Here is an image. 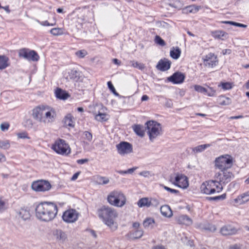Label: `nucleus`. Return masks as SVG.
Returning <instances> with one entry per match:
<instances>
[{
	"label": "nucleus",
	"instance_id": "nucleus-1",
	"mask_svg": "<svg viewBox=\"0 0 249 249\" xmlns=\"http://www.w3.org/2000/svg\"><path fill=\"white\" fill-rule=\"evenodd\" d=\"M58 213L57 205L51 201H43L36 205L35 216L40 222H49L54 220Z\"/></svg>",
	"mask_w": 249,
	"mask_h": 249
},
{
	"label": "nucleus",
	"instance_id": "nucleus-2",
	"mask_svg": "<svg viewBox=\"0 0 249 249\" xmlns=\"http://www.w3.org/2000/svg\"><path fill=\"white\" fill-rule=\"evenodd\" d=\"M33 119L39 123L49 125L53 123L56 118V112L52 106L41 104L36 106L32 110Z\"/></svg>",
	"mask_w": 249,
	"mask_h": 249
},
{
	"label": "nucleus",
	"instance_id": "nucleus-3",
	"mask_svg": "<svg viewBox=\"0 0 249 249\" xmlns=\"http://www.w3.org/2000/svg\"><path fill=\"white\" fill-rule=\"evenodd\" d=\"M97 213L100 220L109 230L114 231L118 229L117 219L119 213L117 210L104 205L97 210Z\"/></svg>",
	"mask_w": 249,
	"mask_h": 249
},
{
	"label": "nucleus",
	"instance_id": "nucleus-4",
	"mask_svg": "<svg viewBox=\"0 0 249 249\" xmlns=\"http://www.w3.org/2000/svg\"><path fill=\"white\" fill-rule=\"evenodd\" d=\"M106 200L110 206L118 208H123L127 203L126 195L118 189H114L109 192L107 196Z\"/></svg>",
	"mask_w": 249,
	"mask_h": 249
},
{
	"label": "nucleus",
	"instance_id": "nucleus-5",
	"mask_svg": "<svg viewBox=\"0 0 249 249\" xmlns=\"http://www.w3.org/2000/svg\"><path fill=\"white\" fill-rule=\"evenodd\" d=\"M51 149L57 155L63 156H67L71 152L69 143L61 139L56 140L52 144Z\"/></svg>",
	"mask_w": 249,
	"mask_h": 249
},
{
	"label": "nucleus",
	"instance_id": "nucleus-6",
	"mask_svg": "<svg viewBox=\"0 0 249 249\" xmlns=\"http://www.w3.org/2000/svg\"><path fill=\"white\" fill-rule=\"evenodd\" d=\"M233 178L234 175L231 172L224 170L216 173L213 180L217 186H219V189L222 191L224 185L229 182Z\"/></svg>",
	"mask_w": 249,
	"mask_h": 249
},
{
	"label": "nucleus",
	"instance_id": "nucleus-7",
	"mask_svg": "<svg viewBox=\"0 0 249 249\" xmlns=\"http://www.w3.org/2000/svg\"><path fill=\"white\" fill-rule=\"evenodd\" d=\"M147 134L150 141H153L162 134V126L160 123L154 120L147 121L145 124Z\"/></svg>",
	"mask_w": 249,
	"mask_h": 249
},
{
	"label": "nucleus",
	"instance_id": "nucleus-8",
	"mask_svg": "<svg viewBox=\"0 0 249 249\" xmlns=\"http://www.w3.org/2000/svg\"><path fill=\"white\" fill-rule=\"evenodd\" d=\"M169 181L174 186L183 190L187 189L189 186L188 177L180 173H175L170 175Z\"/></svg>",
	"mask_w": 249,
	"mask_h": 249
},
{
	"label": "nucleus",
	"instance_id": "nucleus-9",
	"mask_svg": "<svg viewBox=\"0 0 249 249\" xmlns=\"http://www.w3.org/2000/svg\"><path fill=\"white\" fill-rule=\"evenodd\" d=\"M213 163L215 168L220 170H227L233 164V158L229 154L222 155L214 159Z\"/></svg>",
	"mask_w": 249,
	"mask_h": 249
},
{
	"label": "nucleus",
	"instance_id": "nucleus-10",
	"mask_svg": "<svg viewBox=\"0 0 249 249\" xmlns=\"http://www.w3.org/2000/svg\"><path fill=\"white\" fill-rule=\"evenodd\" d=\"M213 179H211L203 182L200 185V191L202 194L211 195L220 193L221 191Z\"/></svg>",
	"mask_w": 249,
	"mask_h": 249
},
{
	"label": "nucleus",
	"instance_id": "nucleus-11",
	"mask_svg": "<svg viewBox=\"0 0 249 249\" xmlns=\"http://www.w3.org/2000/svg\"><path fill=\"white\" fill-rule=\"evenodd\" d=\"M31 189L36 192L44 193L50 191L52 188L51 183L45 179L34 181L31 184Z\"/></svg>",
	"mask_w": 249,
	"mask_h": 249
},
{
	"label": "nucleus",
	"instance_id": "nucleus-12",
	"mask_svg": "<svg viewBox=\"0 0 249 249\" xmlns=\"http://www.w3.org/2000/svg\"><path fill=\"white\" fill-rule=\"evenodd\" d=\"M107 108L103 106H97L94 107L92 111L94 120L100 123L107 121L110 118L109 115L107 112Z\"/></svg>",
	"mask_w": 249,
	"mask_h": 249
},
{
	"label": "nucleus",
	"instance_id": "nucleus-13",
	"mask_svg": "<svg viewBox=\"0 0 249 249\" xmlns=\"http://www.w3.org/2000/svg\"><path fill=\"white\" fill-rule=\"evenodd\" d=\"M80 216L79 213L74 209L65 211L62 216L63 221L67 224H72L77 221Z\"/></svg>",
	"mask_w": 249,
	"mask_h": 249
},
{
	"label": "nucleus",
	"instance_id": "nucleus-14",
	"mask_svg": "<svg viewBox=\"0 0 249 249\" xmlns=\"http://www.w3.org/2000/svg\"><path fill=\"white\" fill-rule=\"evenodd\" d=\"M117 153L121 156H125L133 153L132 145L127 142H121L116 145Z\"/></svg>",
	"mask_w": 249,
	"mask_h": 249
},
{
	"label": "nucleus",
	"instance_id": "nucleus-15",
	"mask_svg": "<svg viewBox=\"0 0 249 249\" xmlns=\"http://www.w3.org/2000/svg\"><path fill=\"white\" fill-rule=\"evenodd\" d=\"M204 65L208 68H213L215 67L218 62L217 56L213 53H210L202 58Z\"/></svg>",
	"mask_w": 249,
	"mask_h": 249
},
{
	"label": "nucleus",
	"instance_id": "nucleus-16",
	"mask_svg": "<svg viewBox=\"0 0 249 249\" xmlns=\"http://www.w3.org/2000/svg\"><path fill=\"white\" fill-rule=\"evenodd\" d=\"M18 56L28 60L37 61L39 58L37 53L33 50H29L26 49H22L19 51Z\"/></svg>",
	"mask_w": 249,
	"mask_h": 249
},
{
	"label": "nucleus",
	"instance_id": "nucleus-17",
	"mask_svg": "<svg viewBox=\"0 0 249 249\" xmlns=\"http://www.w3.org/2000/svg\"><path fill=\"white\" fill-rule=\"evenodd\" d=\"M185 78V75L183 73L176 71L171 76L168 77L167 80L174 84H180L184 82Z\"/></svg>",
	"mask_w": 249,
	"mask_h": 249
},
{
	"label": "nucleus",
	"instance_id": "nucleus-18",
	"mask_svg": "<svg viewBox=\"0 0 249 249\" xmlns=\"http://www.w3.org/2000/svg\"><path fill=\"white\" fill-rule=\"evenodd\" d=\"M16 217L19 220L26 221L30 219V210L27 208H21L16 212Z\"/></svg>",
	"mask_w": 249,
	"mask_h": 249
},
{
	"label": "nucleus",
	"instance_id": "nucleus-19",
	"mask_svg": "<svg viewBox=\"0 0 249 249\" xmlns=\"http://www.w3.org/2000/svg\"><path fill=\"white\" fill-rule=\"evenodd\" d=\"M175 220L178 224L186 226H191L193 224L192 218L185 214H180L177 216Z\"/></svg>",
	"mask_w": 249,
	"mask_h": 249
},
{
	"label": "nucleus",
	"instance_id": "nucleus-20",
	"mask_svg": "<svg viewBox=\"0 0 249 249\" xmlns=\"http://www.w3.org/2000/svg\"><path fill=\"white\" fill-rule=\"evenodd\" d=\"M54 93L56 98L60 100L65 101L70 97V94L67 91L60 88H56Z\"/></svg>",
	"mask_w": 249,
	"mask_h": 249
},
{
	"label": "nucleus",
	"instance_id": "nucleus-21",
	"mask_svg": "<svg viewBox=\"0 0 249 249\" xmlns=\"http://www.w3.org/2000/svg\"><path fill=\"white\" fill-rule=\"evenodd\" d=\"M211 35L214 39L223 41L227 40L229 37L227 33L220 30L212 31Z\"/></svg>",
	"mask_w": 249,
	"mask_h": 249
},
{
	"label": "nucleus",
	"instance_id": "nucleus-22",
	"mask_svg": "<svg viewBox=\"0 0 249 249\" xmlns=\"http://www.w3.org/2000/svg\"><path fill=\"white\" fill-rule=\"evenodd\" d=\"M249 201V191L238 196L233 200L234 204L242 205Z\"/></svg>",
	"mask_w": 249,
	"mask_h": 249
},
{
	"label": "nucleus",
	"instance_id": "nucleus-23",
	"mask_svg": "<svg viewBox=\"0 0 249 249\" xmlns=\"http://www.w3.org/2000/svg\"><path fill=\"white\" fill-rule=\"evenodd\" d=\"M171 61L166 58L160 60L156 68L160 71H166L168 70L171 67Z\"/></svg>",
	"mask_w": 249,
	"mask_h": 249
},
{
	"label": "nucleus",
	"instance_id": "nucleus-24",
	"mask_svg": "<svg viewBox=\"0 0 249 249\" xmlns=\"http://www.w3.org/2000/svg\"><path fill=\"white\" fill-rule=\"evenodd\" d=\"M161 215L164 218H171L173 216V212L171 207L168 205H163L160 208Z\"/></svg>",
	"mask_w": 249,
	"mask_h": 249
},
{
	"label": "nucleus",
	"instance_id": "nucleus-25",
	"mask_svg": "<svg viewBox=\"0 0 249 249\" xmlns=\"http://www.w3.org/2000/svg\"><path fill=\"white\" fill-rule=\"evenodd\" d=\"M220 232L224 235H231L236 233L237 230L231 225H226L221 229Z\"/></svg>",
	"mask_w": 249,
	"mask_h": 249
},
{
	"label": "nucleus",
	"instance_id": "nucleus-26",
	"mask_svg": "<svg viewBox=\"0 0 249 249\" xmlns=\"http://www.w3.org/2000/svg\"><path fill=\"white\" fill-rule=\"evenodd\" d=\"M155 199L148 197H143L141 198L137 202V206L139 208L149 207L152 205V201Z\"/></svg>",
	"mask_w": 249,
	"mask_h": 249
},
{
	"label": "nucleus",
	"instance_id": "nucleus-27",
	"mask_svg": "<svg viewBox=\"0 0 249 249\" xmlns=\"http://www.w3.org/2000/svg\"><path fill=\"white\" fill-rule=\"evenodd\" d=\"M53 235L55 239L60 243H63L67 239L66 234L61 230L54 231Z\"/></svg>",
	"mask_w": 249,
	"mask_h": 249
},
{
	"label": "nucleus",
	"instance_id": "nucleus-28",
	"mask_svg": "<svg viewBox=\"0 0 249 249\" xmlns=\"http://www.w3.org/2000/svg\"><path fill=\"white\" fill-rule=\"evenodd\" d=\"M217 100L218 104L221 106H229L232 103V100L230 98L224 95L219 96Z\"/></svg>",
	"mask_w": 249,
	"mask_h": 249
},
{
	"label": "nucleus",
	"instance_id": "nucleus-29",
	"mask_svg": "<svg viewBox=\"0 0 249 249\" xmlns=\"http://www.w3.org/2000/svg\"><path fill=\"white\" fill-rule=\"evenodd\" d=\"M64 123L67 126L73 128L75 125L74 118L72 115L70 114H67L64 118Z\"/></svg>",
	"mask_w": 249,
	"mask_h": 249
},
{
	"label": "nucleus",
	"instance_id": "nucleus-30",
	"mask_svg": "<svg viewBox=\"0 0 249 249\" xmlns=\"http://www.w3.org/2000/svg\"><path fill=\"white\" fill-rule=\"evenodd\" d=\"M180 54L181 50L178 47L172 48L170 51V57L175 60L178 59Z\"/></svg>",
	"mask_w": 249,
	"mask_h": 249
},
{
	"label": "nucleus",
	"instance_id": "nucleus-31",
	"mask_svg": "<svg viewBox=\"0 0 249 249\" xmlns=\"http://www.w3.org/2000/svg\"><path fill=\"white\" fill-rule=\"evenodd\" d=\"M132 129L138 136L141 137L144 136L145 132L142 125L141 124H135L132 126Z\"/></svg>",
	"mask_w": 249,
	"mask_h": 249
},
{
	"label": "nucleus",
	"instance_id": "nucleus-32",
	"mask_svg": "<svg viewBox=\"0 0 249 249\" xmlns=\"http://www.w3.org/2000/svg\"><path fill=\"white\" fill-rule=\"evenodd\" d=\"M95 181L97 184L104 185L108 184L110 179L107 177L98 176L95 178Z\"/></svg>",
	"mask_w": 249,
	"mask_h": 249
},
{
	"label": "nucleus",
	"instance_id": "nucleus-33",
	"mask_svg": "<svg viewBox=\"0 0 249 249\" xmlns=\"http://www.w3.org/2000/svg\"><path fill=\"white\" fill-rule=\"evenodd\" d=\"M199 10V7L195 5H189L185 7L182 9L184 14L196 13Z\"/></svg>",
	"mask_w": 249,
	"mask_h": 249
},
{
	"label": "nucleus",
	"instance_id": "nucleus-34",
	"mask_svg": "<svg viewBox=\"0 0 249 249\" xmlns=\"http://www.w3.org/2000/svg\"><path fill=\"white\" fill-rule=\"evenodd\" d=\"M155 221L153 218L148 217L143 222V225L145 228L152 229L154 227Z\"/></svg>",
	"mask_w": 249,
	"mask_h": 249
},
{
	"label": "nucleus",
	"instance_id": "nucleus-35",
	"mask_svg": "<svg viewBox=\"0 0 249 249\" xmlns=\"http://www.w3.org/2000/svg\"><path fill=\"white\" fill-rule=\"evenodd\" d=\"M8 58L4 55H0V70L5 69L8 66Z\"/></svg>",
	"mask_w": 249,
	"mask_h": 249
},
{
	"label": "nucleus",
	"instance_id": "nucleus-36",
	"mask_svg": "<svg viewBox=\"0 0 249 249\" xmlns=\"http://www.w3.org/2000/svg\"><path fill=\"white\" fill-rule=\"evenodd\" d=\"M219 87L221 88L224 90H230L234 87V84L232 82H221L218 85Z\"/></svg>",
	"mask_w": 249,
	"mask_h": 249
},
{
	"label": "nucleus",
	"instance_id": "nucleus-37",
	"mask_svg": "<svg viewBox=\"0 0 249 249\" xmlns=\"http://www.w3.org/2000/svg\"><path fill=\"white\" fill-rule=\"evenodd\" d=\"M50 33L54 36H61L64 34V29L62 28H54L50 31Z\"/></svg>",
	"mask_w": 249,
	"mask_h": 249
},
{
	"label": "nucleus",
	"instance_id": "nucleus-38",
	"mask_svg": "<svg viewBox=\"0 0 249 249\" xmlns=\"http://www.w3.org/2000/svg\"><path fill=\"white\" fill-rule=\"evenodd\" d=\"M10 147V143L8 140H0V149L6 150L9 149Z\"/></svg>",
	"mask_w": 249,
	"mask_h": 249
},
{
	"label": "nucleus",
	"instance_id": "nucleus-39",
	"mask_svg": "<svg viewBox=\"0 0 249 249\" xmlns=\"http://www.w3.org/2000/svg\"><path fill=\"white\" fill-rule=\"evenodd\" d=\"M75 54L77 58H84L88 54V53L86 50H80L76 52Z\"/></svg>",
	"mask_w": 249,
	"mask_h": 249
},
{
	"label": "nucleus",
	"instance_id": "nucleus-40",
	"mask_svg": "<svg viewBox=\"0 0 249 249\" xmlns=\"http://www.w3.org/2000/svg\"><path fill=\"white\" fill-rule=\"evenodd\" d=\"M204 93H206V95L209 97H213L216 95V92L213 88L208 87V88L206 89V91H205Z\"/></svg>",
	"mask_w": 249,
	"mask_h": 249
},
{
	"label": "nucleus",
	"instance_id": "nucleus-41",
	"mask_svg": "<svg viewBox=\"0 0 249 249\" xmlns=\"http://www.w3.org/2000/svg\"><path fill=\"white\" fill-rule=\"evenodd\" d=\"M172 7L176 9H180L183 5L184 3L180 0H172Z\"/></svg>",
	"mask_w": 249,
	"mask_h": 249
},
{
	"label": "nucleus",
	"instance_id": "nucleus-42",
	"mask_svg": "<svg viewBox=\"0 0 249 249\" xmlns=\"http://www.w3.org/2000/svg\"><path fill=\"white\" fill-rule=\"evenodd\" d=\"M130 63L131 64V66L134 68H138L140 70H143L144 69L145 67L144 64L142 63H140L137 61H131L130 62Z\"/></svg>",
	"mask_w": 249,
	"mask_h": 249
},
{
	"label": "nucleus",
	"instance_id": "nucleus-43",
	"mask_svg": "<svg viewBox=\"0 0 249 249\" xmlns=\"http://www.w3.org/2000/svg\"><path fill=\"white\" fill-rule=\"evenodd\" d=\"M143 235V231L142 230H137L131 234V237L134 239H138L141 238Z\"/></svg>",
	"mask_w": 249,
	"mask_h": 249
},
{
	"label": "nucleus",
	"instance_id": "nucleus-44",
	"mask_svg": "<svg viewBox=\"0 0 249 249\" xmlns=\"http://www.w3.org/2000/svg\"><path fill=\"white\" fill-rule=\"evenodd\" d=\"M210 146L209 144H205L202 145H200L197 147H196L194 151L196 152H201L204 150L206 148H207Z\"/></svg>",
	"mask_w": 249,
	"mask_h": 249
},
{
	"label": "nucleus",
	"instance_id": "nucleus-45",
	"mask_svg": "<svg viewBox=\"0 0 249 249\" xmlns=\"http://www.w3.org/2000/svg\"><path fill=\"white\" fill-rule=\"evenodd\" d=\"M222 23H224V24H230L231 25H233V26L239 27L246 28L247 27L246 25L243 24H241L240 23L235 22L231 21H222Z\"/></svg>",
	"mask_w": 249,
	"mask_h": 249
},
{
	"label": "nucleus",
	"instance_id": "nucleus-46",
	"mask_svg": "<svg viewBox=\"0 0 249 249\" xmlns=\"http://www.w3.org/2000/svg\"><path fill=\"white\" fill-rule=\"evenodd\" d=\"M39 24L42 26H53L56 25V21L54 19L52 23H49L47 20L42 21L41 22H38Z\"/></svg>",
	"mask_w": 249,
	"mask_h": 249
},
{
	"label": "nucleus",
	"instance_id": "nucleus-47",
	"mask_svg": "<svg viewBox=\"0 0 249 249\" xmlns=\"http://www.w3.org/2000/svg\"><path fill=\"white\" fill-rule=\"evenodd\" d=\"M155 42L161 46H164L165 45V43L164 41L159 36H156L155 38Z\"/></svg>",
	"mask_w": 249,
	"mask_h": 249
},
{
	"label": "nucleus",
	"instance_id": "nucleus-48",
	"mask_svg": "<svg viewBox=\"0 0 249 249\" xmlns=\"http://www.w3.org/2000/svg\"><path fill=\"white\" fill-rule=\"evenodd\" d=\"M108 88L116 96H119V94L116 92V89L110 81H108L107 83Z\"/></svg>",
	"mask_w": 249,
	"mask_h": 249
},
{
	"label": "nucleus",
	"instance_id": "nucleus-49",
	"mask_svg": "<svg viewBox=\"0 0 249 249\" xmlns=\"http://www.w3.org/2000/svg\"><path fill=\"white\" fill-rule=\"evenodd\" d=\"M194 87L195 90L198 92L205 93V91H206V88L200 85H196Z\"/></svg>",
	"mask_w": 249,
	"mask_h": 249
},
{
	"label": "nucleus",
	"instance_id": "nucleus-50",
	"mask_svg": "<svg viewBox=\"0 0 249 249\" xmlns=\"http://www.w3.org/2000/svg\"><path fill=\"white\" fill-rule=\"evenodd\" d=\"M162 187L166 191L171 193V194H177L179 193V191L177 190L170 188L164 185H161Z\"/></svg>",
	"mask_w": 249,
	"mask_h": 249
},
{
	"label": "nucleus",
	"instance_id": "nucleus-51",
	"mask_svg": "<svg viewBox=\"0 0 249 249\" xmlns=\"http://www.w3.org/2000/svg\"><path fill=\"white\" fill-rule=\"evenodd\" d=\"M9 124L7 123H2L0 124V130L3 131H6L9 127Z\"/></svg>",
	"mask_w": 249,
	"mask_h": 249
},
{
	"label": "nucleus",
	"instance_id": "nucleus-52",
	"mask_svg": "<svg viewBox=\"0 0 249 249\" xmlns=\"http://www.w3.org/2000/svg\"><path fill=\"white\" fill-rule=\"evenodd\" d=\"M84 138L89 142H91L92 140V135L88 131H85L84 133Z\"/></svg>",
	"mask_w": 249,
	"mask_h": 249
},
{
	"label": "nucleus",
	"instance_id": "nucleus-53",
	"mask_svg": "<svg viewBox=\"0 0 249 249\" xmlns=\"http://www.w3.org/2000/svg\"><path fill=\"white\" fill-rule=\"evenodd\" d=\"M17 136L18 138L19 139H29V137L28 136V134L26 132H22L20 133H18L17 134Z\"/></svg>",
	"mask_w": 249,
	"mask_h": 249
},
{
	"label": "nucleus",
	"instance_id": "nucleus-54",
	"mask_svg": "<svg viewBox=\"0 0 249 249\" xmlns=\"http://www.w3.org/2000/svg\"><path fill=\"white\" fill-rule=\"evenodd\" d=\"M172 0H163L161 3L162 6L163 7H166V6L169 5L172 7Z\"/></svg>",
	"mask_w": 249,
	"mask_h": 249
},
{
	"label": "nucleus",
	"instance_id": "nucleus-55",
	"mask_svg": "<svg viewBox=\"0 0 249 249\" xmlns=\"http://www.w3.org/2000/svg\"><path fill=\"white\" fill-rule=\"evenodd\" d=\"M221 53L223 55H230L232 53V50L231 49H224L222 50Z\"/></svg>",
	"mask_w": 249,
	"mask_h": 249
},
{
	"label": "nucleus",
	"instance_id": "nucleus-56",
	"mask_svg": "<svg viewBox=\"0 0 249 249\" xmlns=\"http://www.w3.org/2000/svg\"><path fill=\"white\" fill-rule=\"evenodd\" d=\"M156 25L158 28H165L168 26V24L165 22H158L156 23Z\"/></svg>",
	"mask_w": 249,
	"mask_h": 249
},
{
	"label": "nucleus",
	"instance_id": "nucleus-57",
	"mask_svg": "<svg viewBox=\"0 0 249 249\" xmlns=\"http://www.w3.org/2000/svg\"><path fill=\"white\" fill-rule=\"evenodd\" d=\"M140 175L145 178L149 177L150 176V172L148 171H144L140 173Z\"/></svg>",
	"mask_w": 249,
	"mask_h": 249
},
{
	"label": "nucleus",
	"instance_id": "nucleus-58",
	"mask_svg": "<svg viewBox=\"0 0 249 249\" xmlns=\"http://www.w3.org/2000/svg\"><path fill=\"white\" fill-rule=\"evenodd\" d=\"M5 207V202L3 200V198L0 196V210L4 208Z\"/></svg>",
	"mask_w": 249,
	"mask_h": 249
},
{
	"label": "nucleus",
	"instance_id": "nucleus-59",
	"mask_svg": "<svg viewBox=\"0 0 249 249\" xmlns=\"http://www.w3.org/2000/svg\"><path fill=\"white\" fill-rule=\"evenodd\" d=\"M138 168L137 167H133L127 170L128 174H132L133 172Z\"/></svg>",
	"mask_w": 249,
	"mask_h": 249
},
{
	"label": "nucleus",
	"instance_id": "nucleus-60",
	"mask_svg": "<svg viewBox=\"0 0 249 249\" xmlns=\"http://www.w3.org/2000/svg\"><path fill=\"white\" fill-rule=\"evenodd\" d=\"M6 160V158L4 156V154H3L1 153H0V162H5Z\"/></svg>",
	"mask_w": 249,
	"mask_h": 249
},
{
	"label": "nucleus",
	"instance_id": "nucleus-61",
	"mask_svg": "<svg viewBox=\"0 0 249 249\" xmlns=\"http://www.w3.org/2000/svg\"><path fill=\"white\" fill-rule=\"evenodd\" d=\"M226 198V195L225 194H224V195H222L221 196H216V197H213V199L215 200V199H224Z\"/></svg>",
	"mask_w": 249,
	"mask_h": 249
},
{
	"label": "nucleus",
	"instance_id": "nucleus-62",
	"mask_svg": "<svg viewBox=\"0 0 249 249\" xmlns=\"http://www.w3.org/2000/svg\"><path fill=\"white\" fill-rule=\"evenodd\" d=\"M88 160L87 159H81L77 160V163L82 164L88 162Z\"/></svg>",
	"mask_w": 249,
	"mask_h": 249
},
{
	"label": "nucleus",
	"instance_id": "nucleus-63",
	"mask_svg": "<svg viewBox=\"0 0 249 249\" xmlns=\"http://www.w3.org/2000/svg\"><path fill=\"white\" fill-rule=\"evenodd\" d=\"M112 61L115 64L118 66H120L121 65V62L119 60H118L117 58H114L112 60Z\"/></svg>",
	"mask_w": 249,
	"mask_h": 249
},
{
	"label": "nucleus",
	"instance_id": "nucleus-64",
	"mask_svg": "<svg viewBox=\"0 0 249 249\" xmlns=\"http://www.w3.org/2000/svg\"><path fill=\"white\" fill-rule=\"evenodd\" d=\"M78 176H79V173H76L74 174L72 176V177H71V180H75V179H77V178H78Z\"/></svg>",
	"mask_w": 249,
	"mask_h": 249
}]
</instances>
